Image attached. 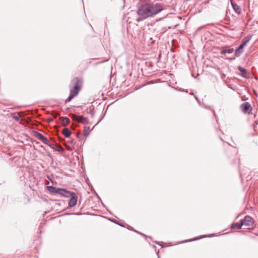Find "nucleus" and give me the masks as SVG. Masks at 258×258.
Masks as SVG:
<instances>
[{
    "label": "nucleus",
    "mask_w": 258,
    "mask_h": 258,
    "mask_svg": "<svg viewBox=\"0 0 258 258\" xmlns=\"http://www.w3.org/2000/svg\"><path fill=\"white\" fill-rule=\"evenodd\" d=\"M164 9L165 6L160 3H147L142 5L138 10L137 13L140 18L137 19V21L156 15Z\"/></svg>",
    "instance_id": "f257e3e1"
},
{
    "label": "nucleus",
    "mask_w": 258,
    "mask_h": 258,
    "mask_svg": "<svg viewBox=\"0 0 258 258\" xmlns=\"http://www.w3.org/2000/svg\"><path fill=\"white\" fill-rule=\"evenodd\" d=\"M47 189L51 193L59 194L64 197H69L70 194L71 192L65 189L57 188L53 186H48Z\"/></svg>",
    "instance_id": "f03ea898"
},
{
    "label": "nucleus",
    "mask_w": 258,
    "mask_h": 258,
    "mask_svg": "<svg viewBox=\"0 0 258 258\" xmlns=\"http://www.w3.org/2000/svg\"><path fill=\"white\" fill-rule=\"evenodd\" d=\"M71 84L74 85V88L70 91V94L76 96L79 91L81 89L82 86L81 81L77 78H75L72 81Z\"/></svg>",
    "instance_id": "7ed1b4c3"
},
{
    "label": "nucleus",
    "mask_w": 258,
    "mask_h": 258,
    "mask_svg": "<svg viewBox=\"0 0 258 258\" xmlns=\"http://www.w3.org/2000/svg\"><path fill=\"white\" fill-rule=\"evenodd\" d=\"M34 135L36 138L41 141L43 144L47 145H52L51 144H49V142L48 139L40 133L38 132H34Z\"/></svg>",
    "instance_id": "20e7f679"
},
{
    "label": "nucleus",
    "mask_w": 258,
    "mask_h": 258,
    "mask_svg": "<svg viewBox=\"0 0 258 258\" xmlns=\"http://www.w3.org/2000/svg\"><path fill=\"white\" fill-rule=\"evenodd\" d=\"M241 221L243 223V225L246 226H252L254 224V220L249 216H246Z\"/></svg>",
    "instance_id": "39448f33"
},
{
    "label": "nucleus",
    "mask_w": 258,
    "mask_h": 258,
    "mask_svg": "<svg viewBox=\"0 0 258 258\" xmlns=\"http://www.w3.org/2000/svg\"><path fill=\"white\" fill-rule=\"evenodd\" d=\"M69 196H71V198L69 201V206L70 207H73L76 205L77 201V197L76 194L75 192H71Z\"/></svg>",
    "instance_id": "423d86ee"
},
{
    "label": "nucleus",
    "mask_w": 258,
    "mask_h": 258,
    "mask_svg": "<svg viewBox=\"0 0 258 258\" xmlns=\"http://www.w3.org/2000/svg\"><path fill=\"white\" fill-rule=\"evenodd\" d=\"M72 118L73 120L77 121L80 123H86L87 122V118L83 116H77L76 114H72Z\"/></svg>",
    "instance_id": "0eeeda50"
},
{
    "label": "nucleus",
    "mask_w": 258,
    "mask_h": 258,
    "mask_svg": "<svg viewBox=\"0 0 258 258\" xmlns=\"http://www.w3.org/2000/svg\"><path fill=\"white\" fill-rule=\"evenodd\" d=\"M250 107L248 102H244L241 105V109L244 113L247 112Z\"/></svg>",
    "instance_id": "6e6552de"
},
{
    "label": "nucleus",
    "mask_w": 258,
    "mask_h": 258,
    "mask_svg": "<svg viewBox=\"0 0 258 258\" xmlns=\"http://www.w3.org/2000/svg\"><path fill=\"white\" fill-rule=\"evenodd\" d=\"M233 52V49L230 48L229 47H224L221 51V54H225L226 53H231Z\"/></svg>",
    "instance_id": "1a4fd4ad"
},
{
    "label": "nucleus",
    "mask_w": 258,
    "mask_h": 258,
    "mask_svg": "<svg viewBox=\"0 0 258 258\" xmlns=\"http://www.w3.org/2000/svg\"><path fill=\"white\" fill-rule=\"evenodd\" d=\"M231 5L235 12L238 14H240L241 13V8L239 7V6L232 1H231Z\"/></svg>",
    "instance_id": "9d476101"
},
{
    "label": "nucleus",
    "mask_w": 258,
    "mask_h": 258,
    "mask_svg": "<svg viewBox=\"0 0 258 258\" xmlns=\"http://www.w3.org/2000/svg\"><path fill=\"white\" fill-rule=\"evenodd\" d=\"M243 225V223H242L241 221H240V223H233L232 225H231V228L232 229H239L241 228V227Z\"/></svg>",
    "instance_id": "9b49d317"
},
{
    "label": "nucleus",
    "mask_w": 258,
    "mask_h": 258,
    "mask_svg": "<svg viewBox=\"0 0 258 258\" xmlns=\"http://www.w3.org/2000/svg\"><path fill=\"white\" fill-rule=\"evenodd\" d=\"M51 148H52L54 151H56L57 152L62 153V154L64 152V149L62 148V146H50Z\"/></svg>",
    "instance_id": "f8f14e48"
},
{
    "label": "nucleus",
    "mask_w": 258,
    "mask_h": 258,
    "mask_svg": "<svg viewBox=\"0 0 258 258\" xmlns=\"http://www.w3.org/2000/svg\"><path fill=\"white\" fill-rule=\"evenodd\" d=\"M60 119L63 126L67 125L70 122V119L67 117H60Z\"/></svg>",
    "instance_id": "ddd939ff"
},
{
    "label": "nucleus",
    "mask_w": 258,
    "mask_h": 258,
    "mask_svg": "<svg viewBox=\"0 0 258 258\" xmlns=\"http://www.w3.org/2000/svg\"><path fill=\"white\" fill-rule=\"evenodd\" d=\"M62 133L67 138H69L71 134V131L67 128H64L62 131Z\"/></svg>",
    "instance_id": "4468645a"
},
{
    "label": "nucleus",
    "mask_w": 258,
    "mask_h": 258,
    "mask_svg": "<svg viewBox=\"0 0 258 258\" xmlns=\"http://www.w3.org/2000/svg\"><path fill=\"white\" fill-rule=\"evenodd\" d=\"M238 69L242 74V76L243 77L247 78V77L246 76L247 72H246V70L245 69L242 68L240 66H239L238 67Z\"/></svg>",
    "instance_id": "2eb2a0df"
},
{
    "label": "nucleus",
    "mask_w": 258,
    "mask_h": 258,
    "mask_svg": "<svg viewBox=\"0 0 258 258\" xmlns=\"http://www.w3.org/2000/svg\"><path fill=\"white\" fill-rule=\"evenodd\" d=\"M252 36H247L242 40V43H244L246 45V44L250 40Z\"/></svg>",
    "instance_id": "dca6fc26"
},
{
    "label": "nucleus",
    "mask_w": 258,
    "mask_h": 258,
    "mask_svg": "<svg viewBox=\"0 0 258 258\" xmlns=\"http://www.w3.org/2000/svg\"><path fill=\"white\" fill-rule=\"evenodd\" d=\"M90 132L89 127L85 126L84 129V135L85 136H87L89 135V133Z\"/></svg>",
    "instance_id": "f3484780"
},
{
    "label": "nucleus",
    "mask_w": 258,
    "mask_h": 258,
    "mask_svg": "<svg viewBox=\"0 0 258 258\" xmlns=\"http://www.w3.org/2000/svg\"><path fill=\"white\" fill-rule=\"evenodd\" d=\"M12 117L13 118H14V119H15L17 121H18L19 120V119H20V115L19 114H12Z\"/></svg>",
    "instance_id": "a211bd4d"
},
{
    "label": "nucleus",
    "mask_w": 258,
    "mask_h": 258,
    "mask_svg": "<svg viewBox=\"0 0 258 258\" xmlns=\"http://www.w3.org/2000/svg\"><path fill=\"white\" fill-rule=\"evenodd\" d=\"M207 237V235H203V236H201L200 237L195 238L194 239H189V240H185V241H183L182 242H187V241H191L196 240H198V239H200L201 238H204V237Z\"/></svg>",
    "instance_id": "6ab92c4d"
},
{
    "label": "nucleus",
    "mask_w": 258,
    "mask_h": 258,
    "mask_svg": "<svg viewBox=\"0 0 258 258\" xmlns=\"http://www.w3.org/2000/svg\"><path fill=\"white\" fill-rule=\"evenodd\" d=\"M242 52L243 50L236 49L235 51V56H239L242 53Z\"/></svg>",
    "instance_id": "aec40b11"
},
{
    "label": "nucleus",
    "mask_w": 258,
    "mask_h": 258,
    "mask_svg": "<svg viewBox=\"0 0 258 258\" xmlns=\"http://www.w3.org/2000/svg\"><path fill=\"white\" fill-rule=\"evenodd\" d=\"M74 97H75L74 95H73L72 94H70V95H69V97L66 100V102H70Z\"/></svg>",
    "instance_id": "412c9836"
},
{
    "label": "nucleus",
    "mask_w": 258,
    "mask_h": 258,
    "mask_svg": "<svg viewBox=\"0 0 258 258\" xmlns=\"http://www.w3.org/2000/svg\"><path fill=\"white\" fill-rule=\"evenodd\" d=\"M245 46V45L244 44V43H241L240 46L238 47V48H237L239 50H243V47Z\"/></svg>",
    "instance_id": "4be33fe9"
},
{
    "label": "nucleus",
    "mask_w": 258,
    "mask_h": 258,
    "mask_svg": "<svg viewBox=\"0 0 258 258\" xmlns=\"http://www.w3.org/2000/svg\"><path fill=\"white\" fill-rule=\"evenodd\" d=\"M67 149L69 151H72L74 149V146H66Z\"/></svg>",
    "instance_id": "5701e85b"
},
{
    "label": "nucleus",
    "mask_w": 258,
    "mask_h": 258,
    "mask_svg": "<svg viewBox=\"0 0 258 258\" xmlns=\"http://www.w3.org/2000/svg\"><path fill=\"white\" fill-rule=\"evenodd\" d=\"M110 220L113 222L114 223H115L116 224H119V223L117 221H116L115 219H110Z\"/></svg>",
    "instance_id": "b1692460"
},
{
    "label": "nucleus",
    "mask_w": 258,
    "mask_h": 258,
    "mask_svg": "<svg viewBox=\"0 0 258 258\" xmlns=\"http://www.w3.org/2000/svg\"><path fill=\"white\" fill-rule=\"evenodd\" d=\"M119 225L121 226V227H124V226L122 225V224H118Z\"/></svg>",
    "instance_id": "393cba45"
},
{
    "label": "nucleus",
    "mask_w": 258,
    "mask_h": 258,
    "mask_svg": "<svg viewBox=\"0 0 258 258\" xmlns=\"http://www.w3.org/2000/svg\"><path fill=\"white\" fill-rule=\"evenodd\" d=\"M196 99L197 100L199 101L197 97H196Z\"/></svg>",
    "instance_id": "a878e982"
},
{
    "label": "nucleus",
    "mask_w": 258,
    "mask_h": 258,
    "mask_svg": "<svg viewBox=\"0 0 258 258\" xmlns=\"http://www.w3.org/2000/svg\"><path fill=\"white\" fill-rule=\"evenodd\" d=\"M190 94H191V95H193V94H194V93H190Z\"/></svg>",
    "instance_id": "bb28decb"
}]
</instances>
